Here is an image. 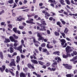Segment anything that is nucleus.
Returning <instances> with one entry per match:
<instances>
[{"label": "nucleus", "mask_w": 77, "mask_h": 77, "mask_svg": "<svg viewBox=\"0 0 77 77\" xmlns=\"http://www.w3.org/2000/svg\"><path fill=\"white\" fill-rule=\"evenodd\" d=\"M37 36L38 38H38V41H40L41 40H44V42H47V40L46 39H44V37L42 36V34L41 33L39 32H37Z\"/></svg>", "instance_id": "nucleus-1"}, {"label": "nucleus", "mask_w": 77, "mask_h": 77, "mask_svg": "<svg viewBox=\"0 0 77 77\" xmlns=\"http://www.w3.org/2000/svg\"><path fill=\"white\" fill-rule=\"evenodd\" d=\"M11 63H9V66L10 67H12L13 66H16V64H15V61L14 59H11Z\"/></svg>", "instance_id": "nucleus-2"}, {"label": "nucleus", "mask_w": 77, "mask_h": 77, "mask_svg": "<svg viewBox=\"0 0 77 77\" xmlns=\"http://www.w3.org/2000/svg\"><path fill=\"white\" fill-rule=\"evenodd\" d=\"M72 51V49H71V47L69 46H67V47L66 48V53L70 54V53Z\"/></svg>", "instance_id": "nucleus-3"}, {"label": "nucleus", "mask_w": 77, "mask_h": 77, "mask_svg": "<svg viewBox=\"0 0 77 77\" xmlns=\"http://www.w3.org/2000/svg\"><path fill=\"white\" fill-rule=\"evenodd\" d=\"M71 57V54H69L68 53H66V55L65 54H63V58H64V59H67L68 57Z\"/></svg>", "instance_id": "nucleus-4"}, {"label": "nucleus", "mask_w": 77, "mask_h": 77, "mask_svg": "<svg viewBox=\"0 0 77 77\" xmlns=\"http://www.w3.org/2000/svg\"><path fill=\"white\" fill-rule=\"evenodd\" d=\"M32 65V64L30 63H28L27 65V66L29 69H32H32H35V67H34V65L33 64Z\"/></svg>", "instance_id": "nucleus-5"}, {"label": "nucleus", "mask_w": 77, "mask_h": 77, "mask_svg": "<svg viewBox=\"0 0 77 77\" xmlns=\"http://www.w3.org/2000/svg\"><path fill=\"white\" fill-rule=\"evenodd\" d=\"M9 39L11 42H14L15 43H17L18 42V41L17 40H15L14 38V37L12 36H10L9 37Z\"/></svg>", "instance_id": "nucleus-6"}, {"label": "nucleus", "mask_w": 77, "mask_h": 77, "mask_svg": "<svg viewBox=\"0 0 77 77\" xmlns=\"http://www.w3.org/2000/svg\"><path fill=\"white\" fill-rule=\"evenodd\" d=\"M2 67H1L0 68V70L2 72H3V71H4L5 70V69H6V66H5L2 65Z\"/></svg>", "instance_id": "nucleus-7"}, {"label": "nucleus", "mask_w": 77, "mask_h": 77, "mask_svg": "<svg viewBox=\"0 0 77 77\" xmlns=\"http://www.w3.org/2000/svg\"><path fill=\"white\" fill-rule=\"evenodd\" d=\"M60 41V42H61V45L62 46H63V45H64V44H65V43H66V41L64 39H62L61 40L59 39Z\"/></svg>", "instance_id": "nucleus-8"}, {"label": "nucleus", "mask_w": 77, "mask_h": 77, "mask_svg": "<svg viewBox=\"0 0 77 77\" xmlns=\"http://www.w3.org/2000/svg\"><path fill=\"white\" fill-rule=\"evenodd\" d=\"M72 66L70 65H68V64H67V66H65V68L68 69H72Z\"/></svg>", "instance_id": "nucleus-9"}, {"label": "nucleus", "mask_w": 77, "mask_h": 77, "mask_svg": "<svg viewBox=\"0 0 77 77\" xmlns=\"http://www.w3.org/2000/svg\"><path fill=\"white\" fill-rule=\"evenodd\" d=\"M31 61L32 63H34V64H38V61L36 60H31Z\"/></svg>", "instance_id": "nucleus-10"}, {"label": "nucleus", "mask_w": 77, "mask_h": 77, "mask_svg": "<svg viewBox=\"0 0 77 77\" xmlns=\"http://www.w3.org/2000/svg\"><path fill=\"white\" fill-rule=\"evenodd\" d=\"M48 2H50V3H54V5H56V4H57V2H56L55 0H49Z\"/></svg>", "instance_id": "nucleus-11"}, {"label": "nucleus", "mask_w": 77, "mask_h": 77, "mask_svg": "<svg viewBox=\"0 0 77 77\" xmlns=\"http://www.w3.org/2000/svg\"><path fill=\"white\" fill-rule=\"evenodd\" d=\"M0 57L1 59L3 60V58L4 57V56H3V52L2 51L0 52Z\"/></svg>", "instance_id": "nucleus-12"}, {"label": "nucleus", "mask_w": 77, "mask_h": 77, "mask_svg": "<svg viewBox=\"0 0 77 77\" xmlns=\"http://www.w3.org/2000/svg\"><path fill=\"white\" fill-rule=\"evenodd\" d=\"M57 65V62H54L52 64L51 66L52 67H53V68H55L56 67L55 66H56Z\"/></svg>", "instance_id": "nucleus-13"}, {"label": "nucleus", "mask_w": 77, "mask_h": 77, "mask_svg": "<svg viewBox=\"0 0 77 77\" xmlns=\"http://www.w3.org/2000/svg\"><path fill=\"white\" fill-rule=\"evenodd\" d=\"M42 20H44V19H42L41 20V23H42V25H43L44 26H47V23H45V21H42Z\"/></svg>", "instance_id": "nucleus-14"}, {"label": "nucleus", "mask_w": 77, "mask_h": 77, "mask_svg": "<svg viewBox=\"0 0 77 77\" xmlns=\"http://www.w3.org/2000/svg\"><path fill=\"white\" fill-rule=\"evenodd\" d=\"M20 77H26V75L23 72H21V73H20Z\"/></svg>", "instance_id": "nucleus-15"}, {"label": "nucleus", "mask_w": 77, "mask_h": 77, "mask_svg": "<svg viewBox=\"0 0 77 77\" xmlns=\"http://www.w3.org/2000/svg\"><path fill=\"white\" fill-rule=\"evenodd\" d=\"M46 47L48 49H50L51 48H53V46L50 45L49 44H47Z\"/></svg>", "instance_id": "nucleus-16"}, {"label": "nucleus", "mask_w": 77, "mask_h": 77, "mask_svg": "<svg viewBox=\"0 0 77 77\" xmlns=\"http://www.w3.org/2000/svg\"><path fill=\"white\" fill-rule=\"evenodd\" d=\"M68 32H69V29H68V28L67 27L65 28L64 30V33L66 34Z\"/></svg>", "instance_id": "nucleus-17"}, {"label": "nucleus", "mask_w": 77, "mask_h": 77, "mask_svg": "<svg viewBox=\"0 0 77 77\" xmlns=\"http://www.w3.org/2000/svg\"><path fill=\"white\" fill-rule=\"evenodd\" d=\"M20 61V57L18 56L17 57L16 62L18 63Z\"/></svg>", "instance_id": "nucleus-18"}, {"label": "nucleus", "mask_w": 77, "mask_h": 77, "mask_svg": "<svg viewBox=\"0 0 77 77\" xmlns=\"http://www.w3.org/2000/svg\"><path fill=\"white\" fill-rule=\"evenodd\" d=\"M59 2H60L61 5H65V3H64L65 1L63 0H59Z\"/></svg>", "instance_id": "nucleus-19"}, {"label": "nucleus", "mask_w": 77, "mask_h": 77, "mask_svg": "<svg viewBox=\"0 0 77 77\" xmlns=\"http://www.w3.org/2000/svg\"><path fill=\"white\" fill-rule=\"evenodd\" d=\"M5 39V41L4 42H5V43H8V42H11V41H10V40L8 38H6Z\"/></svg>", "instance_id": "nucleus-20"}, {"label": "nucleus", "mask_w": 77, "mask_h": 77, "mask_svg": "<svg viewBox=\"0 0 77 77\" xmlns=\"http://www.w3.org/2000/svg\"><path fill=\"white\" fill-rule=\"evenodd\" d=\"M10 49V52L11 53H14V48H12V47H10L9 48Z\"/></svg>", "instance_id": "nucleus-21"}, {"label": "nucleus", "mask_w": 77, "mask_h": 77, "mask_svg": "<svg viewBox=\"0 0 77 77\" xmlns=\"http://www.w3.org/2000/svg\"><path fill=\"white\" fill-rule=\"evenodd\" d=\"M45 15H47L45 16V17H50V14H49V13H48V12H46L45 13Z\"/></svg>", "instance_id": "nucleus-22"}, {"label": "nucleus", "mask_w": 77, "mask_h": 77, "mask_svg": "<svg viewBox=\"0 0 77 77\" xmlns=\"http://www.w3.org/2000/svg\"><path fill=\"white\" fill-rule=\"evenodd\" d=\"M47 51V49L46 48H42V53H46V52Z\"/></svg>", "instance_id": "nucleus-23"}, {"label": "nucleus", "mask_w": 77, "mask_h": 77, "mask_svg": "<svg viewBox=\"0 0 77 77\" xmlns=\"http://www.w3.org/2000/svg\"><path fill=\"white\" fill-rule=\"evenodd\" d=\"M13 36L14 37L13 38H14V39L17 40L18 38V36L16 35L15 34H13Z\"/></svg>", "instance_id": "nucleus-24"}, {"label": "nucleus", "mask_w": 77, "mask_h": 77, "mask_svg": "<svg viewBox=\"0 0 77 77\" xmlns=\"http://www.w3.org/2000/svg\"><path fill=\"white\" fill-rule=\"evenodd\" d=\"M13 31L15 33H17V28L16 27H15L13 29Z\"/></svg>", "instance_id": "nucleus-25"}, {"label": "nucleus", "mask_w": 77, "mask_h": 77, "mask_svg": "<svg viewBox=\"0 0 77 77\" xmlns=\"http://www.w3.org/2000/svg\"><path fill=\"white\" fill-rule=\"evenodd\" d=\"M57 25H58V26H59L60 27H62V26L60 25L61 24V23H60V22H57Z\"/></svg>", "instance_id": "nucleus-26"}, {"label": "nucleus", "mask_w": 77, "mask_h": 77, "mask_svg": "<svg viewBox=\"0 0 77 77\" xmlns=\"http://www.w3.org/2000/svg\"><path fill=\"white\" fill-rule=\"evenodd\" d=\"M58 60H57V62L58 63H59V61H62V60L58 56H57Z\"/></svg>", "instance_id": "nucleus-27"}, {"label": "nucleus", "mask_w": 77, "mask_h": 77, "mask_svg": "<svg viewBox=\"0 0 77 77\" xmlns=\"http://www.w3.org/2000/svg\"><path fill=\"white\" fill-rule=\"evenodd\" d=\"M46 45V44H45V43H43L41 45V46L42 47H45Z\"/></svg>", "instance_id": "nucleus-28"}, {"label": "nucleus", "mask_w": 77, "mask_h": 77, "mask_svg": "<svg viewBox=\"0 0 77 77\" xmlns=\"http://www.w3.org/2000/svg\"><path fill=\"white\" fill-rule=\"evenodd\" d=\"M65 2H66L67 4L69 5H70V3H71V2L69 0H65Z\"/></svg>", "instance_id": "nucleus-29"}, {"label": "nucleus", "mask_w": 77, "mask_h": 77, "mask_svg": "<svg viewBox=\"0 0 77 77\" xmlns=\"http://www.w3.org/2000/svg\"><path fill=\"white\" fill-rule=\"evenodd\" d=\"M22 47H23V45H21L18 48H17V50H18L19 51H20V50H22Z\"/></svg>", "instance_id": "nucleus-30"}, {"label": "nucleus", "mask_w": 77, "mask_h": 77, "mask_svg": "<svg viewBox=\"0 0 77 77\" xmlns=\"http://www.w3.org/2000/svg\"><path fill=\"white\" fill-rule=\"evenodd\" d=\"M54 34L56 36H59L60 35V34L59 33L56 32L55 31L54 32Z\"/></svg>", "instance_id": "nucleus-31"}, {"label": "nucleus", "mask_w": 77, "mask_h": 77, "mask_svg": "<svg viewBox=\"0 0 77 77\" xmlns=\"http://www.w3.org/2000/svg\"><path fill=\"white\" fill-rule=\"evenodd\" d=\"M8 3L10 4H12L14 3V1L13 0H11L8 1Z\"/></svg>", "instance_id": "nucleus-32"}, {"label": "nucleus", "mask_w": 77, "mask_h": 77, "mask_svg": "<svg viewBox=\"0 0 77 77\" xmlns=\"http://www.w3.org/2000/svg\"><path fill=\"white\" fill-rule=\"evenodd\" d=\"M66 76L67 77H72V74H66Z\"/></svg>", "instance_id": "nucleus-33"}, {"label": "nucleus", "mask_w": 77, "mask_h": 77, "mask_svg": "<svg viewBox=\"0 0 77 77\" xmlns=\"http://www.w3.org/2000/svg\"><path fill=\"white\" fill-rule=\"evenodd\" d=\"M38 63L40 65H42V66H43V64H44V63L42 62L41 61H38Z\"/></svg>", "instance_id": "nucleus-34"}, {"label": "nucleus", "mask_w": 77, "mask_h": 77, "mask_svg": "<svg viewBox=\"0 0 77 77\" xmlns=\"http://www.w3.org/2000/svg\"><path fill=\"white\" fill-rule=\"evenodd\" d=\"M24 26H19V28L21 30L23 29H24Z\"/></svg>", "instance_id": "nucleus-35"}, {"label": "nucleus", "mask_w": 77, "mask_h": 77, "mask_svg": "<svg viewBox=\"0 0 77 77\" xmlns=\"http://www.w3.org/2000/svg\"><path fill=\"white\" fill-rule=\"evenodd\" d=\"M33 21V19H32L29 20V24H32Z\"/></svg>", "instance_id": "nucleus-36"}, {"label": "nucleus", "mask_w": 77, "mask_h": 77, "mask_svg": "<svg viewBox=\"0 0 77 77\" xmlns=\"http://www.w3.org/2000/svg\"><path fill=\"white\" fill-rule=\"evenodd\" d=\"M58 53H60V52L59 51H56L53 53V54H56Z\"/></svg>", "instance_id": "nucleus-37"}, {"label": "nucleus", "mask_w": 77, "mask_h": 77, "mask_svg": "<svg viewBox=\"0 0 77 77\" xmlns=\"http://www.w3.org/2000/svg\"><path fill=\"white\" fill-rule=\"evenodd\" d=\"M11 70L12 71V72H13L14 71V69H10L8 70V72H10V73H11V72H12V71H11Z\"/></svg>", "instance_id": "nucleus-38"}, {"label": "nucleus", "mask_w": 77, "mask_h": 77, "mask_svg": "<svg viewBox=\"0 0 77 77\" xmlns=\"http://www.w3.org/2000/svg\"><path fill=\"white\" fill-rule=\"evenodd\" d=\"M8 26H9V28H11V29H12V27H12V24H9L8 25Z\"/></svg>", "instance_id": "nucleus-39"}, {"label": "nucleus", "mask_w": 77, "mask_h": 77, "mask_svg": "<svg viewBox=\"0 0 77 77\" xmlns=\"http://www.w3.org/2000/svg\"><path fill=\"white\" fill-rule=\"evenodd\" d=\"M21 57L22 59L24 58L25 57H26V56H24V55L23 54H21Z\"/></svg>", "instance_id": "nucleus-40"}, {"label": "nucleus", "mask_w": 77, "mask_h": 77, "mask_svg": "<svg viewBox=\"0 0 77 77\" xmlns=\"http://www.w3.org/2000/svg\"><path fill=\"white\" fill-rule=\"evenodd\" d=\"M73 53L74 54L75 56L77 54V52L76 51H73Z\"/></svg>", "instance_id": "nucleus-41"}, {"label": "nucleus", "mask_w": 77, "mask_h": 77, "mask_svg": "<svg viewBox=\"0 0 77 77\" xmlns=\"http://www.w3.org/2000/svg\"><path fill=\"white\" fill-rule=\"evenodd\" d=\"M47 34H48V35H50V34L51 33L50 31V30H47Z\"/></svg>", "instance_id": "nucleus-42"}, {"label": "nucleus", "mask_w": 77, "mask_h": 77, "mask_svg": "<svg viewBox=\"0 0 77 77\" xmlns=\"http://www.w3.org/2000/svg\"><path fill=\"white\" fill-rule=\"evenodd\" d=\"M61 22L63 24V25H65V24H66V22L63 20Z\"/></svg>", "instance_id": "nucleus-43"}, {"label": "nucleus", "mask_w": 77, "mask_h": 77, "mask_svg": "<svg viewBox=\"0 0 77 77\" xmlns=\"http://www.w3.org/2000/svg\"><path fill=\"white\" fill-rule=\"evenodd\" d=\"M17 68L18 70H20V65L19 64H18L17 66Z\"/></svg>", "instance_id": "nucleus-44"}, {"label": "nucleus", "mask_w": 77, "mask_h": 77, "mask_svg": "<svg viewBox=\"0 0 77 77\" xmlns=\"http://www.w3.org/2000/svg\"><path fill=\"white\" fill-rule=\"evenodd\" d=\"M56 68H52L51 71H56Z\"/></svg>", "instance_id": "nucleus-45"}, {"label": "nucleus", "mask_w": 77, "mask_h": 77, "mask_svg": "<svg viewBox=\"0 0 77 77\" xmlns=\"http://www.w3.org/2000/svg\"><path fill=\"white\" fill-rule=\"evenodd\" d=\"M63 14L65 15H66L67 16H69L68 13H66V12H65V11L63 12Z\"/></svg>", "instance_id": "nucleus-46"}, {"label": "nucleus", "mask_w": 77, "mask_h": 77, "mask_svg": "<svg viewBox=\"0 0 77 77\" xmlns=\"http://www.w3.org/2000/svg\"><path fill=\"white\" fill-rule=\"evenodd\" d=\"M67 45H68V44L66 43H65L64 45L63 46V48H65L67 46Z\"/></svg>", "instance_id": "nucleus-47"}, {"label": "nucleus", "mask_w": 77, "mask_h": 77, "mask_svg": "<svg viewBox=\"0 0 77 77\" xmlns=\"http://www.w3.org/2000/svg\"><path fill=\"white\" fill-rule=\"evenodd\" d=\"M46 53V55H50V53H49V52L48 51H47L46 52H45Z\"/></svg>", "instance_id": "nucleus-48"}, {"label": "nucleus", "mask_w": 77, "mask_h": 77, "mask_svg": "<svg viewBox=\"0 0 77 77\" xmlns=\"http://www.w3.org/2000/svg\"><path fill=\"white\" fill-rule=\"evenodd\" d=\"M60 33L62 35V36H65V34L64 33H62L61 32H60Z\"/></svg>", "instance_id": "nucleus-49"}, {"label": "nucleus", "mask_w": 77, "mask_h": 77, "mask_svg": "<svg viewBox=\"0 0 77 77\" xmlns=\"http://www.w3.org/2000/svg\"><path fill=\"white\" fill-rule=\"evenodd\" d=\"M17 45H18V44L17 43H14V45H13V46L14 47H17Z\"/></svg>", "instance_id": "nucleus-50"}, {"label": "nucleus", "mask_w": 77, "mask_h": 77, "mask_svg": "<svg viewBox=\"0 0 77 77\" xmlns=\"http://www.w3.org/2000/svg\"><path fill=\"white\" fill-rule=\"evenodd\" d=\"M49 20L50 21H52L53 20V17H51L49 18Z\"/></svg>", "instance_id": "nucleus-51"}, {"label": "nucleus", "mask_w": 77, "mask_h": 77, "mask_svg": "<svg viewBox=\"0 0 77 77\" xmlns=\"http://www.w3.org/2000/svg\"><path fill=\"white\" fill-rule=\"evenodd\" d=\"M42 47H40L38 48L39 50V51H41V50H42Z\"/></svg>", "instance_id": "nucleus-52"}, {"label": "nucleus", "mask_w": 77, "mask_h": 77, "mask_svg": "<svg viewBox=\"0 0 77 77\" xmlns=\"http://www.w3.org/2000/svg\"><path fill=\"white\" fill-rule=\"evenodd\" d=\"M22 20H23V19H22V18H20L18 20H17V21H20V22Z\"/></svg>", "instance_id": "nucleus-53"}, {"label": "nucleus", "mask_w": 77, "mask_h": 77, "mask_svg": "<svg viewBox=\"0 0 77 77\" xmlns=\"http://www.w3.org/2000/svg\"><path fill=\"white\" fill-rule=\"evenodd\" d=\"M42 67L43 68H44V69H46L47 66H45V65H44L43 66H42Z\"/></svg>", "instance_id": "nucleus-54"}, {"label": "nucleus", "mask_w": 77, "mask_h": 77, "mask_svg": "<svg viewBox=\"0 0 77 77\" xmlns=\"http://www.w3.org/2000/svg\"><path fill=\"white\" fill-rule=\"evenodd\" d=\"M5 22H2L1 23V25L4 26V25H5Z\"/></svg>", "instance_id": "nucleus-55"}, {"label": "nucleus", "mask_w": 77, "mask_h": 77, "mask_svg": "<svg viewBox=\"0 0 77 77\" xmlns=\"http://www.w3.org/2000/svg\"><path fill=\"white\" fill-rule=\"evenodd\" d=\"M35 50L37 53H39V51L37 49H35Z\"/></svg>", "instance_id": "nucleus-56"}, {"label": "nucleus", "mask_w": 77, "mask_h": 77, "mask_svg": "<svg viewBox=\"0 0 77 77\" xmlns=\"http://www.w3.org/2000/svg\"><path fill=\"white\" fill-rule=\"evenodd\" d=\"M43 59H44L43 57H41L38 58V60H43Z\"/></svg>", "instance_id": "nucleus-57"}, {"label": "nucleus", "mask_w": 77, "mask_h": 77, "mask_svg": "<svg viewBox=\"0 0 77 77\" xmlns=\"http://www.w3.org/2000/svg\"><path fill=\"white\" fill-rule=\"evenodd\" d=\"M5 71L6 72H9V69H8L7 68L6 69Z\"/></svg>", "instance_id": "nucleus-58"}, {"label": "nucleus", "mask_w": 77, "mask_h": 77, "mask_svg": "<svg viewBox=\"0 0 77 77\" xmlns=\"http://www.w3.org/2000/svg\"><path fill=\"white\" fill-rule=\"evenodd\" d=\"M50 5L51 6H52L53 8L54 7V4L53 3L51 4Z\"/></svg>", "instance_id": "nucleus-59"}, {"label": "nucleus", "mask_w": 77, "mask_h": 77, "mask_svg": "<svg viewBox=\"0 0 77 77\" xmlns=\"http://www.w3.org/2000/svg\"><path fill=\"white\" fill-rule=\"evenodd\" d=\"M12 16H13V17H15V16H16V14H15V13H12Z\"/></svg>", "instance_id": "nucleus-60"}, {"label": "nucleus", "mask_w": 77, "mask_h": 77, "mask_svg": "<svg viewBox=\"0 0 77 77\" xmlns=\"http://www.w3.org/2000/svg\"><path fill=\"white\" fill-rule=\"evenodd\" d=\"M38 15H36L35 16H34V18H35V19L37 18H38Z\"/></svg>", "instance_id": "nucleus-61"}, {"label": "nucleus", "mask_w": 77, "mask_h": 77, "mask_svg": "<svg viewBox=\"0 0 77 77\" xmlns=\"http://www.w3.org/2000/svg\"><path fill=\"white\" fill-rule=\"evenodd\" d=\"M22 24L23 26H26V23L24 22H23L22 23Z\"/></svg>", "instance_id": "nucleus-62"}, {"label": "nucleus", "mask_w": 77, "mask_h": 77, "mask_svg": "<svg viewBox=\"0 0 77 77\" xmlns=\"http://www.w3.org/2000/svg\"><path fill=\"white\" fill-rule=\"evenodd\" d=\"M28 76L29 77H31V75H30V73H28Z\"/></svg>", "instance_id": "nucleus-63"}, {"label": "nucleus", "mask_w": 77, "mask_h": 77, "mask_svg": "<svg viewBox=\"0 0 77 77\" xmlns=\"http://www.w3.org/2000/svg\"><path fill=\"white\" fill-rule=\"evenodd\" d=\"M36 75L37 76V77H41V75H39V74H37V75Z\"/></svg>", "instance_id": "nucleus-64"}]
</instances>
